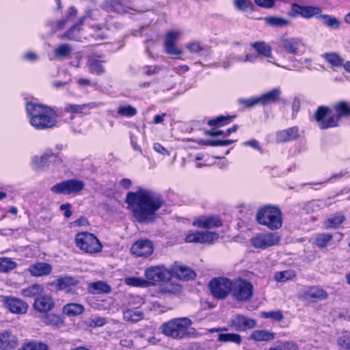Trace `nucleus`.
Instances as JSON below:
<instances>
[{
    "label": "nucleus",
    "instance_id": "obj_1",
    "mask_svg": "<svg viewBox=\"0 0 350 350\" xmlns=\"http://www.w3.org/2000/svg\"><path fill=\"white\" fill-rule=\"evenodd\" d=\"M344 118H350V103L346 100H339L334 103L332 107L319 105L312 118L321 130L338 127Z\"/></svg>",
    "mask_w": 350,
    "mask_h": 350
},
{
    "label": "nucleus",
    "instance_id": "obj_2",
    "mask_svg": "<svg viewBox=\"0 0 350 350\" xmlns=\"http://www.w3.org/2000/svg\"><path fill=\"white\" fill-rule=\"evenodd\" d=\"M30 125L36 130L53 129L57 124L56 110L48 105L28 102L25 107Z\"/></svg>",
    "mask_w": 350,
    "mask_h": 350
},
{
    "label": "nucleus",
    "instance_id": "obj_3",
    "mask_svg": "<svg viewBox=\"0 0 350 350\" xmlns=\"http://www.w3.org/2000/svg\"><path fill=\"white\" fill-rule=\"evenodd\" d=\"M193 322L188 317H179L170 319L161 325V332L174 340H183L198 338L200 334L191 327Z\"/></svg>",
    "mask_w": 350,
    "mask_h": 350
},
{
    "label": "nucleus",
    "instance_id": "obj_4",
    "mask_svg": "<svg viewBox=\"0 0 350 350\" xmlns=\"http://www.w3.org/2000/svg\"><path fill=\"white\" fill-rule=\"evenodd\" d=\"M125 202L140 223L151 221V217L163 203L159 198H126Z\"/></svg>",
    "mask_w": 350,
    "mask_h": 350
},
{
    "label": "nucleus",
    "instance_id": "obj_5",
    "mask_svg": "<svg viewBox=\"0 0 350 350\" xmlns=\"http://www.w3.org/2000/svg\"><path fill=\"white\" fill-rule=\"evenodd\" d=\"M257 222L267 226L269 229L274 230L282 227V213L279 208L275 206L267 205L259 209L256 213Z\"/></svg>",
    "mask_w": 350,
    "mask_h": 350
},
{
    "label": "nucleus",
    "instance_id": "obj_6",
    "mask_svg": "<svg viewBox=\"0 0 350 350\" xmlns=\"http://www.w3.org/2000/svg\"><path fill=\"white\" fill-rule=\"evenodd\" d=\"M75 243L86 253L95 254L102 250V245L97 237L88 232L78 233L75 237Z\"/></svg>",
    "mask_w": 350,
    "mask_h": 350
},
{
    "label": "nucleus",
    "instance_id": "obj_7",
    "mask_svg": "<svg viewBox=\"0 0 350 350\" xmlns=\"http://www.w3.org/2000/svg\"><path fill=\"white\" fill-rule=\"evenodd\" d=\"M252 284L244 279L239 278L232 282V295L239 301H245L253 295Z\"/></svg>",
    "mask_w": 350,
    "mask_h": 350
},
{
    "label": "nucleus",
    "instance_id": "obj_8",
    "mask_svg": "<svg viewBox=\"0 0 350 350\" xmlns=\"http://www.w3.org/2000/svg\"><path fill=\"white\" fill-rule=\"evenodd\" d=\"M85 187L84 183L79 179H69L62 181L51 187V191L57 194L77 195Z\"/></svg>",
    "mask_w": 350,
    "mask_h": 350
},
{
    "label": "nucleus",
    "instance_id": "obj_9",
    "mask_svg": "<svg viewBox=\"0 0 350 350\" xmlns=\"http://www.w3.org/2000/svg\"><path fill=\"white\" fill-rule=\"evenodd\" d=\"M281 240L278 232L260 233L250 239L252 245L257 249L265 250L278 245Z\"/></svg>",
    "mask_w": 350,
    "mask_h": 350
},
{
    "label": "nucleus",
    "instance_id": "obj_10",
    "mask_svg": "<svg viewBox=\"0 0 350 350\" xmlns=\"http://www.w3.org/2000/svg\"><path fill=\"white\" fill-rule=\"evenodd\" d=\"M237 117L236 114L220 115L208 120L207 124L211 127V129L207 131L206 133L210 136L222 135L224 133V131L219 129L232 123Z\"/></svg>",
    "mask_w": 350,
    "mask_h": 350
},
{
    "label": "nucleus",
    "instance_id": "obj_11",
    "mask_svg": "<svg viewBox=\"0 0 350 350\" xmlns=\"http://www.w3.org/2000/svg\"><path fill=\"white\" fill-rule=\"evenodd\" d=\"M209 287L214 297L223 299L232 293V281L226 278H215L209 282Z\"/></svg>",
    "mask_w": 350,
    "mask_h": 350
},
{
    "label": "nucleus",
    "instance_id": "obj_12",
    "mask_svg": "<svg viewBox=\"0 0 350 350\" xmlns=\"http://www.w3.org/2000/svg\"><path fill=\"white\" fill-rule=\"evenodd\" d=\"M145 277L149 286L157 282H163L170 277V269H167L163 265L152 266L145 271Z\"/></svg>",
    "mask_w": 350,
    "mask_h": 350
},
{
    "label": "nucleus",
    "instance_id": "obj_13",
    "mask_svg": "<svg viewBox=\"0 0 350 350\" xmlns=\"http://www.w3.org/2000/svg\"><path fill=\"white\" fill-rule=\"evenodd\" d=\"M62 162V159L51 150L46 152L41 156H35L32 159V165L36 170H43L51 163L59 164Z\"/></svg>",
    "mask_w": 350,
    "mask_h": 350
},
{
    "label": "nucleus",
    "instance_id": "obj_14",
    "mask_svg": "<svg viewBox=\"0 0 350 350\" xmlns=\"http://www.w3.org/2000/svg\"><path fill=\"white\" fill-rule=\"evenodd\" d=\"M219 239V234L214 232L196 230L189 232L185 241L187 243L213 244Z\"/></svg>",
    "mask_w": 350,
    "mask_h": 350
},
{
    "label": "nucleus",
    "instance_id": "obj_15",
    "mask_svg": "<svg viewBox=\"0 0 350 350\" xmlns=\"http://www.w3.org/2000/svg\"><path fill=\"white\" fill-rule=\"evenodd\" d=\"M300 137V129L298 126H291L275 133V142L279 144L295 142Z\"/></svg>",
    "mask_w": 350,
    "mask_h": 350
},
{
    "label": "nucleus",
    "instance_id": "obj_16",
    "mask_svg": "<svg viewBox=\"0 0 350 350\" xmlns=\"http://www.w3.org/2000/svg\"><path fill=\"white\" fill-rule=\"evenodd\" d=\"M291 10L295 15H299L304 18H311L318 17L321 14L322 9L319 6L314 5H301L294 3L291 5Z\"/></svg>",
    "mask_w": 350,
    "mask_h": 350
},
{
    "label": "nucleus",
    "instance_id": "obj_17",
    "mask_svg": "<svg viewBox=\"0 0 350 350\" xmlns=\"http://www.w3.org/2000/svg\"><path fill=\"white\" fill-rule=\"evenodd\" d=\"M88 20V17L84 16L80 18L78 21L75 23L64 34L61 36V38H67L71 40L79 41L83 38L87 39L88 36L84 34L83 31V25L84 22Z\"/></svg>",
    "mask_w": 350,
    "mask_h": 350
},
{
    "label": "nucleus",
    "instance_id": "obj_18",
    "mask_svg": "<svg viewBox=\"0 0 350 350\" xmlns=\"http://www.w3.org/2000/svg\"><path fill=\"white\" fill-rule=\"evenodd\" d=\"M230 324L236 331L243 332L254 328L256 325V321L243 315L236 314L231 319Z\"/></svg>",
    "mask_w": 350,
    "mask_h": 350
},
{
    "label": "nucleus",
    "instance_id": "obj_19",
    "mask_svg": "<svg viewBox=\"0 0 350 350\" xmlns=\"http://www.w3.org/2000/svg\"><path fill=\"white\" fill-rule=\"evenodd\" d=\"M170 276L187 281L193 280L196 274L189 267L175 262L170 269Z\"/></svg>",
    "mask_w": 350,
    "mask_h": 350
},
{
    "label": "nucleus",
    "instance_id": "obj_20",
    "mask_svg": "<svg viewBox=\"0 0 350 350\" xmlns=\"http://www.w3.org/2000/svg\"><path fill=\"white\" fill-rule=\"evenodd\" d=\"M178 38V33L176 31H169L165 33L163 48L166 54L179 55L182 53V51L176 46Z\"/></svg>",
    "mask_w": 350,
    "mask_h": 350
},
{
    "label": "nucleus",
    "instance_id": "obj_21",
    "mask_svg": "<svg viewBox=\"0 0 350 350\" xmlns=\"http://www.w3.org/2000/svg\"><path fill=\"white\" fill-rule=\"evenodd\" d=\"M33 307L40 313H46L53 309L55 301L52 297L48 295H42L36 297Z\"/></svg>",
    "mask_w": 350,
    "mask_h": 350
},
{
    "label": "nucleus",
    "instance_id": "obj_22",
    "mask_svg": "<svg viewBox=\"0 0 350 350\" xmlns=\"http://www.w3.org/2000/svg\"><path fill=\"white\" fill-rule=\"evenodd\" d=\"M193 225L201 228L210 229L221 226L222 221L218 216L202 215L193 221Z\"/></svg>",
    "mask_w": 350,
    "mask_h": 350
},
{
    "label": "nucleus",
    "instance_id": "obj_23",
    "mask_svg": "<svg viewBox=\"0 0 350 350\" xmlns=\"http://www.w3.org/2000/svg\"><path fill=\"white\" fill-rule=\"evenodd\" d=\"M131 252L137 256L146 257L152 254L154 247L149 240H139L131 247Z\"/></svg>",
    "mask_w": 350,
    "mask_h": 350
},
{
    "label": "nucleus",
    "instance_id": "obj_24",
    "mask_svg": "<svg viewBox=\"0 0 350 350\" xmlns=\"http://www.w3.org/2000/svg\"><path fill=\"white\" fill-rule=\"evenodd\" d=\"M4 305L11 312L14 314H25L28 308L27 303L13 297H6L4 299Z\"/></svg>",
    "mask_w": 350,
    "mask_h": 350
},
{
    "label": "nucleus",
    "instance_id": "obj_25",
    "mask_svg": "<svg viewBox=\"0 0 350 350\" xmlns=\"http://www.w3.org/2000/svg\"><path fill=\"white\" fill-rule=\"evenodd\" d=\"M98 107V105L94 103H88L82 105H77L72 103H68L64 107V111L72 114L88 115L90 111Z\"/></svg>",
    "mask_w": 350,
    "mask_h": 350
},
{
    "label": "nucleus",
    "instance_id": "obj_26",
    "mask_svg": "<svg viewBox=\"0 0 350 350\" xmlns=\"http://www.w3.org/2000/svg\"><path fill=\"white\" fill-rule=\"evenodd\" d=\"M100 55H91L88 57L86 66L91 74L100 76L105 73V68L103 66V63L105 61L100 59Z\"/></svg>",
    "mask_w": 350,
    "mask_h": 350
},
{
    "label": "nucleus",
    "instance_id": "obj_27",
    "mask_svg": "<svg viewBox=\"0 0 350 350\" xmlns=\"http://www.w3.org/2000/svg\"><path fill=\"white\" fill-rule=\"evenodd\" d=\"M301 42L296 38H283L280 40V47L288 54L297 55Z\"/></svg>",
    "mask_w": 350,
    "mask_h": 350
},
{
    "label": "nucleus",
    "instance_id": "obj_28",
    "mask_svg": "<svg viewBox=\"0 0 350 350\" xmlns=\"http://www.w3.org/2000/svg\"><path fill=\"white\" fill-rule=\"evenodd\" d=\"M52 266L46 262H37L31 265L28 268L29 273L33 277L49 275L52 272Z\"/></svg>",
    "mask_w": 350,
    "mask_h": 350
},
{
    "label": "nucleus",
    "instance_id": "obj_29",
    "mask_svg": "<svg viewBox=\"0 0 350 350\" xmlns=\"http://www.w3.org/2000/svg\"><path fill=\"white\" fill-rule=\"evenodd\" d=\"M304 297L306 299L310 300L312 302H317L326 299L328 295L322 288L317 286H310L304 292Z\"/></svg>",
    "mask_w": 350,
    "mask_h": 350
},
{
    "label": "nucleus",
    "instance_id": "obj_30",
    "mask_svg": "<svg viewBox=\"0 0 350 350\" xmlns=\"http://www.w3.org/2000/svg\"><path fill=\"white\" fill-rule=\"evenodd\" d=\"M281 91L279 88H275L259 97L260 105L266 106L278 103L280 101Z\"/></svg>",
    "mask_w": 350,
    "mask_h": 350
},
{
    "label": "nucleus",
    "instance_id": "obj_31",
    "mask_svg": "<svg viewBox=\"0 0 350 350\" xmlns=\"http://www.w3.org/2000/svg\"><path fill=\"white\" fill-rule=\"evenodd\" d=\"M17 345V339L11 332L5 331L0 333V349L9 350L14 349Z\"/></svg>",
    "mask_w": 350,
    "mask_h": 350
},
{
    "label": "nucleus",
    "instance_id": "obj_32",
    "mask_svg": "<svg viewBox=\"0 0 350 350\" xmlns=\"http://www.w3.org/2000/svg\"><path fill=\"white\" fill-rule=\"evenodd\" d=\"M250 338L256 342H269L275 339V333L266 329H257L251 333Z\"/></svg>",
    "mask_w": 350,
    "mask_h": 350
},
{
    "label": "nucleus",
    "instance_id": "obj_33",
    "mask_svg": "<svg viewBox=\"0 0 350 350\" xmlns=\"http://www.w3.org/2000/svg\"><path fill=\"white\" fill-rule=\"evenodd\" d=\"M79 280L72 276H64L57 278L51 284H54L56 289L59 291L64 290L68 287L77 285Z\"/></svg>",
    "mask_w": 350,
    "mask_h": 350
},
{
    "label": "nucleus",
    "instance_id": "obj_34",
    "mask_svg": "<svg viewBox=\"0 0 350 350\" xmlns=\"http://www.w3.org/2000/svg\"><path fill=\"white\" fill-rule=\"evenodd\" d=\"M322 57L334 69L341 68L344 62V59L334 52L325 53Z\"/></svg>",
    "mask_w": 350,
    "mask_h": 350
},
{
    "label": "nucleus",
    "instance_id": "obj_35",
    "mask_svg": "<svg viewBox=\"0 0 350 350\" xmlns=\"http://www.w3.org/2000/svg\"><path fill=\"white\" fill-rule=\"evenodd\" d=\"M42 320L45 325L55 329H59L65 324L64 319L59 315L55 314H47L42 317Z\"/></svg>",
    "mask_w": 350,
    "mask_h": 350
},
{
    "label": "nucleus",
    "instance_id": "obj_36",
    "mask_svg": "<svg viewBox=\"0 0 350 350\" xmlns=\"http://www.w3.org/2000/svg\"><path fill=\"white\" fill-rule=\"evenodd\" d=\"M160 291L164 294L177 295L182 292V286L177 282L170 281L160 286Z\"/></svg>",
    "mask_w": 350,
    "mask_h": 350
},
{
    "label": "nucleus",
    "instance_id": "obj_37",
    "mask_svg": "<svg viewBox=\"0 0 350 350\" xmlns=\"http://www.w3.org/2000/svg\"><path fill=\"white\" fill-rule=\"evenodd\" d=\"M259 56L270 57L271 56V47L263 41L256 42L252 44Z\"/></svg>",
    "mask_w": 350,
    "mask_h": 350
},
{
    "label": "nucleus",
    "instance_id": "obj_38",
    "mask_svg": "<svg viewBox=\"0 0 350 350\" xmlns=\"http://www.w3.org/2000/svg\"><path fill=\"white\" fill-rule=\"evenodd\" d=\"M83 311V306L76 303L67 304L63 308V312L68 316L79 315L82 314Z\"/></svg>",
    "mask_w": 350,
    "mask_h": 350
},
{
    "label": "nucleus",
    "instance_id": "obj_39",
    "mask_svg": "<svg viewBox=\"0 0 350 350\" xmlns=\"http://www.w3.org/2000/svg\"><path fill=\"white\" fill-rule=\"evenodd\" d=\"M44 288L42 285L34 284L22 289L21 295L25 297H33L39 295L43 292Z\"/></svg>",
    "mask_w": 350,
    "mask_h": 350
},
{
    "label": "nucleus",
    "instance_id": "obj_40",
    "mask_svg": "<svg viewBox=\"0 0 350 350\" xmlns=\"http://www.w3.org/2000/svg\"><path fill=\"white\" fill-rule=\"evenodd\" d=\"M268 350H299L297 345L293 341H278Z\"/></svg>",
    "mask_w": 350,
    "mask_h": 350
},
{
    "label": "nucleus",
    "instance_id": "obj_41",
    "mask_svg": "<svg viewBox=\"0 0 350 350\" xmlns=\"http://www.w3.org/2000/svg\"><path fill=\"white\" fill-rule=\"evenodd\" d=\"M144 317L143 312L131 309H126L123 311V319L126 321L136 323L142 320Z\"/></svg>",
    "mask_w": 350,
    "mask_h": 350
},
{
    "label": "nucleus",
    "instance_id": "obj_42",
    "mask_svg": "<svg viewBox=\"0 0 350 350\" xmlns=\"http://www.w3.org/2000/svg\"><path fill=\"white\" fill-rule=\"evenodd\" d=\"M345 219L344 215L338 213L327 219L324 222V226L326 228H336L344 221Z\"/></svg>",
    "mask_w": 350,
    "mask_h": 350
},
{
    "label": "nucleus",
    "instance_id": "obj_43",
    "mask_svg": "<svg viewBox=\"0 0 350 350\" xmlns=\"http://www.w3.org/2000/svg\"><path fill=\"white\" fill-rule=\"evenodd\" d=\"M126 197H160V196L152 190L139 187L135 191L128 192Z\"/></svg>",
    "mask_w": 350,
    "mask_h": 350
},
{
    "label": "nucleus",
    "instance_id": "obj_44",
    "mask_svg": "<svg viewBox=\"0 0 350 350\" xmlns=\"http://www.w3.org/2000/svg\"><path fill=\"white\" fill-rule=\"evenodd\" d=\"M90 287L92 293H108L111 291V287L102 281L91 283Z\"/></svg>",
    "mask_w": 350,
    "mask_h": 350
},
{
    "label": "nucleus",
    "instance_id": "obj_45",
    "mask_svg": "<svg viewBox=\"0 0 350 350\" xmlns=\"http://www.w3.org/2000/svg\"><path fill=\"white\" fill-rule=\"evenodd\" d=\"M318 19L326 26L332 29H338L340 27V21L334 16L328 14H321Z\"/></svg>",
    "mask_w": 350,
    "mask_h": 350
},
{
    "label": "nucleus",
    "instance_id": "obj_46",
    "mask_svg": "<svg viewBox=\"0 0 350 350\" xmlns=\"http://www.w3.org/2000/svg\"><path fill=\"white\" fill-rule=\"evenodd\" d=\"M17 266L16 262L10 258H0V273H8L14 269Z\"/></svg>",
    "mask_w": 350,
    "mask_h": 350
},
{
    "label": "nucleus",
    "instance_id": "obj_47",
    "mask_svg": "<svg viewBox=\"0 0 350 350\" xmlns=\"http://www.w3.org/2000/svg\"><path fill=\"white\" fill-rule=\"evenodd\" d=\"M218 340L220 342H232L236 344H240L241 337L239 334L234 333L219 334L218 335Z\"/></svg>",
    "mask_w": 350,
    "mask_h": 350
},
{
    "label": "nucleus",
    "instance_id": "obj_48",
    "mask_svg": "<svg viewBox=\"0 0 350 350\" xmlns=\"http://www.w3.org/2000/svg\"><path fill=\"white\" fill-rule=\"evenodd\" d=\"M137 113V109L130 105L120 106L117 110V113L122 117H133Z\"/></svg>",
    "mask_w": 350,
    "mask_h": 350
},
{
    "label": "nucleus",
    "instance_id": "obj_49",
    "mask_svg": "<svg viewBox=\"0 0 350 350\" xmlns=\"http://www.w3.org/2000/svg\"><path fill=\"white\" fill-rule=\"evenodd\" d=\"M22 350H49L47 345L33 340L23 345Z\"/></svg>",
    "mask_w": 350,
    "mask_h": 350
},
{
    "label": "nucleus",
    "instance_id": "obj_50",
    "mask_svg": "<svg viewBox=\"0 0 350 350\" xmlns=\"http://www.w3.org/2000/svg\"><path fill=\"white\" fill-rule=\"evenodd\" d=\"M332 239V235L329 233L318 234L315 238V243L319 247L322 248L326 247Z\"/></svg>",
    "mask_w": 350,
    "mask_h": 350
},
{
    "label": "nucleus",
    "instance_id": "obj_51",
    "mask_svg": "<svg viewBox=\"0 0 350 350\" xmlns=\"http://www.w3.org/2000/svg\"><path fill=\"white\" fill-rule=\"evenodd\" d=\"M234 5L237 10L242 12L252 10L253 3L247 0H234Z\"/></svg>",
    "mask_w": 350,
    "mask_h": 350
},
{
    "label": "nucleus",
    "instance_id": "obj_52",
    "mask_svg": "<svg viewBox=\"0 0 350 350\" xmlns=\"http://www.w3.org/2000/svg\"><path fill=\"white\" fill-rule=\"evenodd\" d=\"M125 283L127 285L136 286V287H148V282L147 280L141 279L139 278H127L125 279Z\"/></svg>",
    "mask_w": 350,
    "mask_h": 350
},
{
    "label": "nucleus",
    "instance_id": "obj_53",
    "mask_svg": "<svg viewBox=\"0 0 350 350\" xmlns=\"http://www.w3.org/2000/svg\"><path fill=\"white\" fill-rule=\"evenodd\" d=\"M71 47L68 44H59L54 51L55 55L59 57H68L71 53Z\"/></svg>",
    "mask_w": 350,
    "mask_h": 350
},
{
    "label": "nucleus",
    "instance_id": "obj_54",
    "mask_svg": "<svg viewBox=\"0 0 350 350\" xmlns=\"http://www.w3.org/2000/svg\"><path fill=\"white\" fill-rule=\"evenodd\" d=\"M260 317L265 319H271L277 322H280L284 319V315L280 310L262 312Z\"/></svg>",
    "mask_w": 350,
    "mask_h": 350
},
{
    "label": "nucleus",
    "instance_id": "obj_55",
    "mask_svg": "<svg viewBox=\"0 0 350 350\" xmlns=\"http://www.w3.org/2000/svg\"><path fill=\"white\" fill-rule=\"evenodd\" d=\"M295 275V274L294 271L291 270H286L276 273L275 275V280L280 282H284L288 280L293 278Z\"/></svg>",
    "mask_w": 350,
    "mask_h": 350
},
{
    "label": "nucleus",
    "instance_id": "obj_56",
    "mask_svg": "<svg viewBox=\"0 0 350 350\" xmlns=\"http://www.w3.org/2000/svg\"><path fill=\"white\" fill-rule=\"evenodd\" d=\"M267 22L273 27H286L289 24V21L285 18L270 16L266 18Z\"/></svg>",
    "mask_w": 350,
    "mask_h": 350
},
{
    "label": "nucleus",
    "instance_id": "obj_57",
    "mask_svg": "<svg viewBox=\"0 0 350 350\" xmlns=\"http://www.w3.org/2000/svg\"><path fill=\"white\" fill-rule=\"evenodd\" d=\"M235 142L236 140L232 139H209L206 141V144L211 146H228Z\"/></svg>",
    "mask_w": 350,
    "mask_h": 350
},
{
    "label": "nucleus",
    "instance_id": "obj_58",
    "mask_svg": "<svg viewBox=\"0 0 350 350\" xmlns=\"http://www.w3.org/2000/svg\"><path fill=\"white\" fill-rule=\"evenodd\" d=\"M338 345L346 350H350V334H343L337 340Z\"/></svg>",
    "mask_w": 350,
    "mask_h": 350
},
{
    "label": "nucleus",
    "instance_id": "obj_59",
    "mask_svg": "<svg viewBox=\"0 0 350 350\" xmlns=\"http://www.w3.org/2000/svg\"><path fill=\"white\" fill-rule=\"evenodd\" d=\"M239 103L245 108H251L256 105H260L259 97H251L245 99L239 100Z\"/></svg>",
    "mask_w": 350,
    "mask_h": 350
},
{
    "label": "nucleus",
    "instance_id": "obj_60",
    "mask_svg": "<svg viewBox=\"0 0 350 350\" xmlns=\"http://www.w3.org/2000/svg\"><path fill=\"white\" fill-rule=\"evenodd\" d=\"M91 28L92 30L95 31L94 33H90L89 36L91 38L95 39V40H104L106 38V36H105L103 33H100V31L102 30V26L100 25H93Z\"/></svg>",
    "mask_w": 350,
    "mask_h": 350
},
{
    "label": "nucleus",
    "instance_id": "obj_61",
    "mask_svg": "<svg viewBox=\"0 0 350 350\" xmlns=\"http://www.w3.org/2000/svg\"><path fill=\"white\" fill-rule=\"evenodd\" d=\"M144 74L146 76H151L158 74L161 70V68L159 66H145L142 68Z\"/></svg>",
    "mask_w": 350,
    "mask_h": 350
},
{
    "label": "nucleus",
    "instance_id": "obj_62",
    "mask_svg": "<svg viewBox=\"0 0 350 350\" xmlns=\"http://www.w3.org/2000/svg\"><path fill=\"white\" fill-rule=\"evenodd\" d=\"M187 49L193 53H197L202 51H203V47L201 46L200 43L197 41L189 42L187 44Z\"/></svg>",
    "mask_w": 350,
    "mask_h": 350
},
{
    "label": "nucleus",
    "instance_id": "obj_63",
    "mask_svg": "<svg viewBox=\"0 0 350 350\" xmlns=\"http://www.w3.org/2000/svg\"><path fill=\"white\" fill-rule=\"evenodd\" d=\"M243 146H250L256 150L262 152V148L260 146L258 141H257L256 139H252L248 141H245L243 143Z\"/></svg>",
    "mask_w": 350,
    "mask_h": 350
},
{
    "label": "nucleus",
    "instance_id": "obj_64",
    "mask_svg": "<svg viewBox=\"0 0 350 350\" xmlns=\"http://www.w3.org/2000/svg\"><path fill=\"white\" fill-rule=\"evenodd\" d=\"M122 0H111L109 5V10L111 12H118L122 8L121 5Z\"/></svg>",
    "mask_w": 350,
    "mask_h": 350
}]
</instances>
